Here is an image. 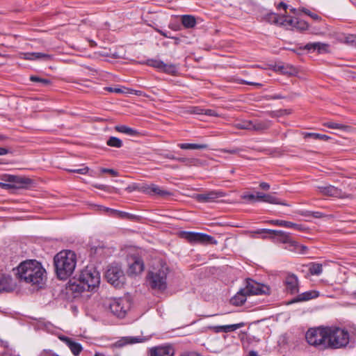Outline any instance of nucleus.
Listing matches in <instances>:
<instances>
[{
	"label": "nucleus",
	"mask_w": 356,
	"mask_h": 356,
	"mask_svg": "<svg viewBox=\"0 0 356 356\" xmlns=\"http://www.w3.org/2000/svg\"><path fill=\"white\" fill-rule=\"evenodd\" d=\"M45 274V269L36 260L25 261L17 268L19 278L32 285L42 284L46 277Z\"/></svg>",
	"instance_id": "obj_1"
},
{
	"label": "nucleus",
	"mask_w": 356,
	"mask_h": 356,
	"mask_svg": "<svg viewBox=\"0 0 356 356\" xmlns=\"http://www.w3.org/2000/svg\"><path fill=\"white\" fill-rule=\"evenodd\" d=\"M56 273L60 280H66L74 272L76 265V254L71 250H63L54 258Z\"/></svg>",
	"instance_id": "obj_2"
},
{
	"label": "nucleus",
	"mask_w": 356,
	"mask_h": 356,
	"mask_svg": "<svg viewBox=\"0 0 356 356\" xmlns=\"http://www.w3.org/2000/svg\"><path fill=\"white\" fill-rule=\"evenodd\" d=\"M99 284V273L92 267H87L81 272L78 280L70 284V289L77 293L92 291L98 287Z\"/></svg>",
	"instance_id": "obj_3"
},
{
	"label": "nucleus",
	"mask_w": 356,
	"mask_h": 356,
	"mask_svg": "<svg viewBox=\"0 0 356 356\" xmlns=\"http://www.w3.org/2000/svg\"><path fill=\"white\" fill-rule=\"evenodd\" d=\"M348 331L336 327H327L328 349H337L346 347L349 343Z\"/></svg>",
	"instance_id": "obj_4"
},
{
	"label": "nucleus",
	"mask_w": 356,
	"mask_h": 356,
	"mask_svg": "<svg viewBox=\"0 0 356 356\" xmlns=\"http://www.w3.org/2000/svg\"><path fill=\"white\" fill-rule=\"evenodd\" d=\"M305 338L309 345L318 350L328 349L327 327L310 328L306 332Z\"/></svg>",
	"instance_id": "obj_5"
},
{
	"label": "nucleus",
	"mask_w": 356,
	"mask_h": 356,
	"mask_svg": "<svg viewBox=\"0 0 356 356\" xmlns=\"http://www.w3.org/2000/svg\"><path fill=\"white\" fill-rule=\"evenodd\" d=\"M169 268L165 264H162L159 269H155L149 273L148 281L153 289L164 291L167 288V275Z\"/></svg>",
	"instance_id": "obj_6"
},
{
	"label": "nucleus",
	"mask_w": 356,
	"mask_h": 356,
	"mask_svg": "<svg viewBox=\"0 0 356 356\" xmlns=\"http://www.w3.org/2000/svg\"><path fill=\"white\" fill-rule=\"evenodd\" d=\"M105 305L118 318H124L131 307V303L127 298L110 299Z\"/></svg>",
	"instance_id": "obj_7"
},
{
	"label": "nucleus",
	"mask_w": 356,
	"mask_h": 356,
	"mask_svg": "<svg viewBox=\"0 0 356 356\" xmlns=\"http://www.w3.org/2000/svg\"><path fill=\"white\" fill-rule=\"evenodd\" d=\"M1 179L6 182L1 184V188L3 189L24 188L32 183L29 178L7 174L3 175Z\"/></svg>",
	"instance_id": "obj_8"
},
{
	"label": "nucleus",
	"mask_w": 356,
	"mask_h": 356,
	"mask_svg": "<svg viewBox=\"0 0 356 356\" xmlns=\"http://www.w3.org/2000/svg\"><path fill=\"white\" fill-rule=\"evenodd\" d=\"M105 276L108 282L115 287H121L124 283V272L119 266H111L106 270Z\"/></svg>",
	"instance_id": "obj_9"
},
{
	"label": "nucleus",
	"mask_w": 356,
	"mask_h": 356,
	"mask_svg": "<svg viewBox=\"0 0 356 356\" xmlns=\"http://www.w3.org/2000/svg\"><path fill=\"white\" fill-rule=\"evenodd\" d=\"M256 234H269L270 238L283 243H289L290 246H296L297 243L292 240L289 233L280 231L263 229L255 232Z\"/></svg>",
	"instance_id": "obj_10"
},
{
	"label": "nucleus",
	"mask_w": 356,
	"mask_h": 356,
	"mask_svg": "<svg viewBox=\"0 0 356 356\" xmlns=\"http://www.w3.org/2000/svg\"><path fill=\"white\" fill-rule=\"evenodd\" d=\"M248 296L268 294L270 289L268 286L257 282L252 279L246 280V286L243 289Z\"/></svg>",
	"instance_id": "obj_11"
},
{
	"label": "nucleus",
	"mask_w": 356,
	"mask_h": 356,
	"mask_svg": "<svg viewBox=\"0 0 356 356\" xmlns=\"http://www.w3.org/2000/svg\"><path fill=\"white\" fill-rule=\"evenodd\" d=\"M146 63L149 66L155 67L160 71L170 74H174L177 72V67L175 65L164 63L160 60L149 59L147 60Z\"/></svg>",
	"instance_id": "obj_12"
},
{
	"label": "nucleus",
	"mask_w": 356,
	"mask_h": 356,
	"mask_svg": "<svg viewBox=\"0 0 356 356\" xmlns=\"http://www.w3.org/2000/svg\"><path fill=\"white\" fill-rule=\"evenodd\" d=\"M186 238L191 242L210 244H216L217 243L213 236L199 232H188L187 233Z\"/></svg>",
	"instance_id": "obj_13"
},
{
	"label": "nucleus",
	"mask_w": 356,
	"mask_h": 356,
	"mask_svg": "<svg viewBox=\"0 0 356 356\" xmlns=\"http://www.w3.org/2000/svg\"><path fill=\"white\" fill-rule=\"evenodd\" d=\"M144 269V264L140 257H131L129 259L128 273L129 275H138Z\"/></svg>",
	"instance_id": "obj_14"
},
{
	"label": "nucleus",
	"mask_w": 356,
	"mask_h": 356,
	"mask_svg": "<svg viewBox=\"0 0 356 356\" xmlns=\"http://www.w3.org/2000/svg\"><path fill=\"white\" fill-rule=\"evenodd\" d=\"M225 193L221 191H210L204 193L197 194L196 199L200 202H211L216 199L222 197Z\"/></svg>",
	"instance_id": "obj_15"
},
{
	"label": "nucleus",
	"mask_w": 356,
	"mask_h": 356,
	"mask_svg": "<svg viewBox=\"0 0 356 356\" xmlns=\"http://www.w3.org/2000/svg\"><path fill=\"white\" fill-rule=\"evenodd\" d=\"M149 356H173L174 349L170 345L152 347L149 350Z\"/></svg>",
	"instance_id": "obj_16"
},
{
	"label": "nucleus",
	"mask_w": 356,
	"mask_h": 356,
	"mask_svg": "<svg viewBox=\"0 0 356 356\" xmlns=\"http://www.w3.org/2000/svg\"><path fill=\"white\" fill-rule=\"evenodd\" d=\"M316 188L321 195L325 196L338 197L342 194L341 189L332 185L317 186Z\"/></svg>",
	"instance_id": "obj_17"
},
{
	"label": "nucleus",
	"mask_w": 356,
	"mask_h": 356,
	"mask_svg": "<svg viewBox=\"0 0 356 356\" xmlns=\"http://www.w3.org/2000/svg\"><path fill=\"white\" fill-rule=\"evenodd\" d=\"M15 289V284L10 275H0V293L3 292H11Z\"/></svg>",
	"instance_id": "obj_18"
},
{
	"label": "nucleus",
	"mask_w": 356,
	"mask_h": 356,
	"mask_svg": "<svg viewBox=\"0 0 356 356\" xmlns=\"http://www.w3.org/2000/svg\"><path fill=\"white\" fill-rule=\"evenodd\" d=\"M284 282L289 293L295 294L298 292V280L295 275H288Z\"/></svg>",
	"instance_id": "obj_19"
},
{
	"label": "nucleus",
	"mask_w": 356,
	"mask_h": 356,
	"mask_svg": "<svg viewBox=\"0 0 356 356\" xmlns=\"http://www.w3.org/2000/svg\"><path fill=\"white\" fill-rule=\"evenodd\" d=\"M244 325L243 323L232 324V325H216V326H209V329L212 330L215 333L225 332L228 333L231 332H234L237 329L242 327Z\"/></svg>",
	"instance_id": "obj_20"
},
{
	"label": "nucleus",
	"mask_w": 356,
	"mask_h": 356,
	"mask_svg": "<svg viewBox=\"0 0 356 356\" xmlns=\"http://www.w3.org/2000/svg\"><path fill=\"white\" fill-rule=\"evenodd\" d=\"M60 339L68 346V348L75 356H78L83 350V348L80 343L73 341L72 339L67 337H60Z\"/></svg>",
	"instance_id": "obj_21"
},
{
	"label": "nucleus",
	"mask_w": 356,
	"mask_h": 356,
	"mask_svg": "<svg viewBox=\"0 0 356 356\" xmlns=\"http://www.w3.org/2000/svg\"><path fill=\"white\" fill-rule=\"evenodd\" d=\"M271 127V121L270 120H252L251 131L257 132H262L268 129Z\"/></svg>",
	"instance_id": "obj_22"
},
{
	"label": "nucleus",
	"mask_w": 356,
	"mask_h": 356,
	"mask_svg": "<svg viewBox=\"0 0 356 356\" xmlns=\"http://www.w3.org/2000/svg\"><path fill=\"white\" fill-rule=\"evenodd\" d=\"M22 58L26 60H49L52 56L50 54L41 53V52H26L22 54Z\"/></svg>",
	"instance_id": "obj_23"
},
{
	"label": "nucleus",
	"mask_w": 356,
	"mask_h": 356,
	"mask_svg": "<svg viewBox=\"0 0 356 356\" xmlns=\"http://www.w3.org/2000/svg\"><path fill=\"white\" fill-rule=\"evenodd\" d=\"M144 191L150 195H157L161 197L171 195L170 192L161 189L155 184L147 186L146 187H145Z\"/></svg>",
	"instance_id": "obj_24"
},
{
	"label": "nucleus",
	"mask_w": 356,
	"mask_h": 356,
	"mask_svg": "<svg viewBox=\"0 0 356 356\" xmlns=\"http://www.w3.org/2000/svg\"><path fill=\"white\" fill-rule=\"evenodd\" d=\"M328 45L321 42L308 43L304 47V49L309 51H317L318 53H324L327 51Z\"/></svg>",
	"instance_id": "obj_25"
},
{
	"label": "nucleus",
	"mask_w": 356,
	"mask_h": 356,
	"mask_svg": "<svg viewBox=\"0 0 356 356\" xmlns=\"http://www.w3.org/2000/svg\"><path fill=\"white\" fill-rule=\"evenodd\" d=\"M318 292L316 291H309L297 296L291 300V302H298L302 301H307L318 296Z\"/></svg>",
	"instance_id": "obj_26"
},
{
	"label": "nucleus",
	"mask_w": 356,
	"mask_h": 356,
	"mask_svg": "<svg viewBox=\"0 0 356 356\" xmlns=\"http://www.w3.org/2000/svg\"><path fill=\"white\" fill-rule=\"evenodd\" d=\"M247 296L248 294L242 289L231 299V303L237 306L242 305L246 301Z\"/></svg>",
	"instance_id": "obj_27"
},
{
	"label": "nucleus",
	"mask_w": 356,
	"mask_h": 356,
	"mask_svg": "<svg viewBox=\"0 0 356 356\" xmlns=\"http://www.w3.org/2000/svg\"><path fill=\"white\" fill-rule=\"evenodd\" d=\"M270 223L281 227H288V228H294L298 230H300L302 229V226L298 224L293 223L290 221L281 220H273L269 221Z\"/></svg>",
	"instance_id": "obj_28"
},
{
	"label": "nucleus",
	"mask_w": 356,
	"mask_h": 356,
	"mask_svg": "<svg viewBox=\"0 0 356 356\" xmlns=\"http://www.w3.org/2000/svg\"><path fill=\"white\" fill-rule=\"evenodd\" d=\"M181 23L186 29H191L195 26L196 19L193 15H184L181 16Z\"/></svg>",
	"instance_id": "obj_29"
},
{
	"label": "nucleus",
	"mask_w": 356,
	"mask_h": 356,
	"mask_svg": "<svg viewBox=\"0 0 356 356\" xmlns=\"http://www.w3.org/2000/svg\"><path fill=\"white\" fill-rule=\"evenodd\" d=\"M115 129L118 132L123 133L131 136H136L139 134L137 130L125 125H117L115 127Z\"/></svg>",
	"instance_id": "obj_30"
},
{
	"label": "nucleus",
	"mask_w": 356,
	"mask_h": 356,
	"mask_svg": "<svg viewBox=\"0 0 356 356\" xmlns=\"http://www.w3.org/2000/svg\"><path fill=\"white\" fill-rule=\"evenodd\" d=\"M104 210L111 212L113 216H118L121 218L134 219L135 218V216L124 211H120L109 208H104Z\"/></svg>",
	"instance_id": "obj_31"
},
{
	"label": "nucleus",
	"mask_w": 356,
	"mask_h": 356,
	"mask_svg": "<svg viewBox=\"0 0 356 356\" xmlns=\"http://www.w3.org/2000/svg\"><path fill=\"white\" fill-rule=\"evenodd\" d=\"M178 146L182 149H204L208 147L206 144L180 143Z\"/></svg>",
	"instance_id": "obj_32"
},
{
	"label": "nucleus",
	"mask_w": 356,
	"mask_h": 356,
	"mask_svg": "<svg viewBox=\"0 0 356 356\" xmlns=\"http://www.w3.org/2000/svg\"><path fill=\"white\" fill-rule=\"evenodd\" d=\"M282 15L280 16L274 13H269L265 15V19L271 24L280 26V22L282 21Z\"/></svg>",
	"instance_id": "obj_33"
},
{
	"label": "nucleus",
	"mask_w": 356,
	"mask_h": 356,
	"mask_svg": "<svg viewBox=\"0 0 356 356\" xmlns=\"http://www.w3.org/2000/svg\"><path fill=\"white\" fill-rule=\"evenodd\" d=\"M309 270L313 275H319L323 271V266L321 264L312 263L309 265Z\"/></svg>",
	"instance_id": "obj_34"
},
{
	"label": "nucleus",
	"mask_w": 356,
	"mask_h": 356,
	"mask_svg": "<svg viewBox=\"0 0 356 356\" xmlns=\"http://www.w3.org/2000/svg\"><path fill=\"white\" fill-rule=\"evenodd\" d=\"M296 19L297 18L287 19L285 15H282V21L280 22V26H283L286 28L294 29L296 26Z\"/></svg>",
	"instance_id": "obj_35"
},
{
	"label": "nucleus",
	"mask_w": 356,
	"mask_h": 356,
	"mask_svg": "<svg viewBox=\"0 0 356 356\" xmlns=\"http://www.w3.org/2000/svg\"><path fill=\"white\" fill-rule=\"evenodd\" d=\"M106 144L110 147L120 148L122 146V141L117 137L111 136L107 140Z\"/></svg>",
	"instance_id": "obj_36"
},
{
	"label": "nucleus",
	"mask_w": 356,
	"mask_h": 356,
	"mask_svg": "<svg viewBox=\"0 0 356 356\" xmlns=\"http://www.w3.org/2000/svg\"><path fill=\"white\" fill-rule=\"evenodd\" d=\"M252 120H244L235 124V127L251 131Z\"/></svg>",
	"instance_id": "obj_37"
},
{
	"label": "nucleus",
	"mask_w": 356,
	"mask_h": 356,
	"mask_svg": "<svg viewBox=\"0 0 356 356\" xmlns=\"http://www.w3.org/2000/svg\"><path fill=\"white\" fill-rule=\"evenodd\" d=\"M264 202L274 204L286 205V203L280 202L277 197L270 194H266V197Z\"/></svg>",
	"instance_id": "obj_38"
},
{
	"label": "nucleus",
	"mask_w": 356,
	"mask_h": 356,
	"mask_svg": "<svg viewBox=\"0 0 356 356\" xmlns=\"http://www.w3.org/2000/svg\"><path fill=\"white\" fill-rule=\"evenodd\" d=\"M301 215L305 217H313L315 218H321L326 216L324 213L319 211H309L302 212Z\"/></svg>",
	"instance_id": "obj_39"
},
{
	"label": "nucleus",
	"mask_w": 356,
	"mask_h": 356,
	"mask_svg": "<svg viewBox=\"0 0 356 356\" xmlns=\"http://www.w3.org/2000/svg\"><path fill=\"white\" fill-rule=\"evenodd\" d=\"M308 24L303 21V20H299L298 19H296V26L295 28L298 31H305L308 29Z\"/></svg>",
	"instance_id": "obj_40"
},
{
	"label": "nucleus",
	"mask_w": 356,
	"mask_h": 356,
	"mask_svg": "<svg viewBox=\"0 0 356 356\" xmlns=\"http://www.w3.org/2000/svg\"><path fill=\"white\" fill-rule=\"evenodd\" d=\"M306 137H311L315 140H327L330 138V137L327 135L317 134V133H308L306 134Z\"/></svg>",
	"instance_id": "obj_41"
},
{
	"label": "nucleus",
	"mask_w": 356,
	"mask_h": 356,
	"mask_svg": "<svg viewBox=\"0 0 356 356\" xmlns=\"http://www.w3.org/2000/svg\"><path fill=\"white\" fill-rule=\"evenodd\" d=\"M30 80L33 82H38L44 86H49L51 83V81L47 79H42L36 76H31Z\"/></svg>",
	"instance_id": "obj_42"
},
{
	"label": "nucleus",
	"mask_w": 356,
	"mask_h": 356,
	"mask_svg": "<svg viewBox=\"0 0 356 356\" xmlns=\"http://www.w3.org/2000/svg\"><path fill=\"white\" fill-rule=\"evenodd\" d=\"M325 126H326L330 129H346L348 127L347 126H345L342 124L331 122L325 123Z\"/></svg>",
	"instance_id": "obj_43"
},
{
	"label": "nucleus",
	"mask_w": 356,
	"mask_h": 356,
	"mask_svg": "<svg viewBox=\"0 0 356 356\" xmlns=\"http://www.w3.org/2000/svg\"><path fill=\"white\" fill-rule=\"evenodd\" d=\"M241 198L244 200H246L249 202H257V194H248V193H243L241 195Z\"/></svg>",
	"instance_id": "obj_44"
},
{
	"label": "nucleus",
	"mask_w": 356,
	"mask_h": 356,
	"mask_svg": "<svg viewBox=\"0 0 356 356\" xmlns=\"http://www.w3.org/2000/svg\"><path fill=\"white\" fill-rule=\"evenodd\" d=\"M302 12H303L306 15L310 16L314 20L317 21L321 19V17L317 14L312 13L310 10H307V8H302Z\"/></svg>",
	"instance_id": "obj_45"
},
{
	"label": "nucleus",
	"mask_w": 356,
	"mask_h": 356,
	"mask_svg": "<svg viewBox=\"0 0 356 356\" xmlns=\"http://www.w3.org/2000/svg\"><path fill=\"white\" fill-rule=\"evenodd\" d=\"M88 170H89V168L88 167H86V168H80V169H70V170H67V171H69L70 172L85 175L88 172Z\"/></svg>",
	"instance_id": "obj_46"
},
{
	"label": "nucleus",
	"mask_w": 356,
	"mask_h": 356,
	"mask_svg": "<svg viewBox=\"0 0 356 356\" xmlns=\"http://www.w3.org/2000/svg\"><path fill=\"white\" fill-rule=\"evenodd\" d=\"M190 113L196 115H204V108L200 107H193L189 111Z\"/></svg>",
	"instance_id": "obj_47"
},
{
	"label": "nucleus",
	"mask_w": 356,
	"mask_h": 356,
	"mask_svg": "<svg viewBox=\"0 0 356 356\" xmlns=\"http://www.w3.org/2000/svg\"><path fill=\"white\" fill-rule=\"evenodd\" d=\"M204 115L214 117H217L219 115L215 110L212 109H204Z\"/></svg>",
	"instance_id": "obj_48"
},
{
	"label": "nucleus",
	"mask_w": 356,
	"mask_h": 356,
	"mask_svg": "<svg viewBox=\"0 0 356 356\" xmlns=\"http://www.w3.org/2000/svg\"><path fill=\"white\" fill-rule=\"evenodd\" d=\"M105 90L110 92H115V93H122L123 92L122 90L119 88H113V87H106Z\"/></svg>",
	"instance_id": "obj_49"
},
{
	"label": "nucleus",
	"mask_w": 356,
	"mask_h": 356,
	"mask_svg": "<svg viewBox=\"0 0 356 356\" xmlns=\"http://www.w3.org/2000/svg\"><path fill=\"white\" fill-rule=\"evenodd\" d=\"M102 172L109 173V174H111V175L115 176V177L118 175V172H117V171H115V170H114L113 169L102 168Z\"/></svg>",
	"instance_id": "obj_50"
},
{
	"label": "nucleus",
	"mask_w": 356,
	"mask_h": 356,
	"mask_svg": "<svg viewBox=\"0 0 356 356\" xmlns=\"http://www.w3.org/2000/svg\"><path fill=\"white\" fill-rule=\"evenodd\" d=\"M0 356H19L18 355L13 353L11 350H6Z\"/></svg>",
	"instance_id": "obj_51"
},
{
	"label": "nucleus",
	"mask_w": 356,
	"mask_h": 356,
	"mask_svg": "<svg viewBox=\"0 0 356 356\" xmlns=\"http://www.w3.org/2000/svg\"><path fill=\"white\" fill-rule=\"evenodd\" d=\"M266 197V194L260 192L257 193V201H264Z\"/></svg>",
	"instance_id": "obj_52"
},
{
	"label": "nucleus",
	"mask_w": 356,
	"mask_h": 356,
	"mask_svg": "<svg viewBox=\"0 0 356 356\" xmlns=\"http://www.w3.org/2000/svg\"><path fill=\"white\" fill-rule=\"evenodd\" d=\"M260 188L264 191H268L270 189V185L266 182H261L259 184Z\"/></svg>",
	"instance_id": "obj_53"
},
{
	"label": "nucleus",
	"mask_w": 356,
	"mask_h": 356,
	"mask_svg": "<svg viewBox=\"0 0 356 356\" xmlns=\"http://www.w3.org/2000/svg\"><path fill=\"white\" fill-rule=\"evenodd\" d=\"M241 83H244V84H247V85L255 86L257 87H261L262 86V84L259 83L250 82V81H241Z\"/></svg>",
	"instance_id": "obj_54"
},
{
	"label": "nucleus",
	"mask_w": 356,
	"mask_h": 356,
	"mask_svg": "<svg viewBox=\"0 0 356 356\" xmlns=\"http://www.w3.org/2000/svg\"><path fill=\"white\" fill-rule=\"evenodd\" d=\"M94 186L98 189L106 191L108 188L107 186L103 184H95Z\"/></svg>",
	"instance_id": "obj_55"
},
{
	"label": "nucleus",
	"mask_w": 356,
	"mask_h": 356,
	"mask_svg": "<svg viewBox=\"0 0 356 356\" xmlns=\"http://www.w3.org/2000/svg\"><path fill=\"white\" fill-rule=\"evenodd\" d=\"M298 245L296 246H293L295 249L296 248H300V252L301 253H304L305 251L307 249L306 246H304V245H300L299 244L297 243Z\"/></svg>",
	"instance_id": "obj_56"
},
{
	"label": "nucleus",
	"mask_w": 356,
	"mask_h": 356,
	"mask_svg": "<svg viewBox=\"0 0 356 356\" xmlns=\"http://www.w3.org/2000/svg\"><path fill=\"white\" fill-rule=\"evenodd\" d=\"M10 152L8 149L4 148V147H0V156L6 155L8 154Z\"/></svg>",
	"instance_id": "obj_57"
},
{
	"label": "nucleus",
	"mask_w": 356,
	"mask_h": 356,
	"mask_svg": "<svg viewBox=\"0 0 356 356\" xmlns=\"http://www.w3.org/2000/svg\"><path fill=\"white\" fill-rule=\"evenodd\" d=\"M155 30H156L158 33H159L161 35H163V37H165V38H170V36H168V35H167V33H166L165 32H164V31H161V30H160V29H155Z\"/></svg>",
	"instance_id": "obj_58"
},
{
	"label": "nucleus",
	"mask_w": 356,
	"mask_h": 356,
	"mask_svg": "<svg viewBox=\"0 0 356 356\" xmlns=\"http://www.w3.org/2000/svg\"><path fill=\"white\" fill-rule=\"evenodd\" d=\"M175 161H179V162H186V161H188L189 159H186V158H184V157H176V160Z\"/></svg>",
	"instance_id": "obj_59"
},
{
	"label": "nucleus",
	"mask_w": 356,
	"mask_h": 356,
	"mask_svg": "<svg viewBox=\"0 0 356 356\" xmlns=\"http://www.w3.org/2000/svg\"><path fill=\"white\" fill-rule=\"evenodd\" d=\"M1 345L3 346L6 348H8V342L7 341H3L2 339H0Z\"/></svg>",
	"instance_id": "obj_60"
},
{
	"label": "nucleus",
	"mask_w": 356,
	"mask_h": 356,
	"mask_svg": "<svg viewBox=\"0 0 356 356\" xmlns=\"http://www.w3.org/2000/svg\"><path fill=\"white\" fill-rule=\"evenodd\" d=\"M165 157L167 159H169L176 160V157L173 154H165Z\"/></svg>",
	"instance_id": "obj_61"
},
{
	"label": "nucleus",
	"mask_w": 356,
	"mask_h": 356,
	"mask_svg": "<svg viewBox=\"0 0 356 356\" xmlns=\"http://www.w3.org/2000/svg\"><path fill=\"white\" fill-rule=\"evenodd\" d=\"M181 356H201V355H200L199 354H197L196 353H191L188 354L182 355Z\"/></svg>",
	"instance_id": "obj_62"
},
{
	"label": "nucleus",
	"mask_w": 356,
	"mask_h": 356,
	"mask_svg": "<svg viewBox=\"0 0 356 356\" xmlns=\"http://www.w3.org/2000/svg\"><path fill=\"white\" fill-rule=\"evenodd\" d=\"M248 356H259V355H258V353H257L256 351L251 350V351L249 353Z\"/></svg>",
	"instance_id": "obj_63"
},
{
	"label": "nucleus",
	"mask_w": 356,
	"mask_h": 356,
	"mask_svg": "<svg viewBox=\"0 0 356 356\" xmlns=\"http://www.w3.org/2000/svg\"><path fill=\"white\" fill-rule=\"evenodd\" d=\"M40 356H58V355H51L49 353L47 352H43L42 353Z\"/></svg>",
	"instance_id": "obj_64"
}]
</instances>
